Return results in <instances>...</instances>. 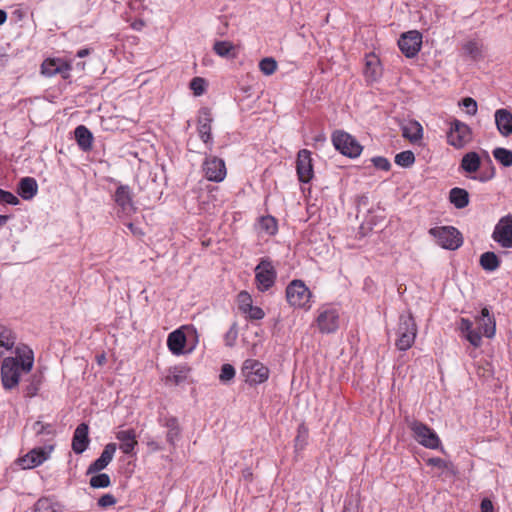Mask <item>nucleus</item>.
I'll return each instance as SVG.
<instances>
[{
    "label": "nucleus",
    "mask_w": 512,
    "mask_h": 512,
    "mask_svg": "<svg viewBox=\"0 0 512 512\" xmlns=\"http://www.w3.org/2000/svg\"><path fill=\"white\" fill-rule=\"evenodd\" d=\"M15 357H6L1 364V382L6 390L19 384L20 371L30 372L34 364L33 351L24 344L15 348Z\"/></svg>",
    "instance_id": "f257e3e1"
},
{
    "label": "nucleus",
    "mask_w": 512,
    "mask_h": 512,
    "mask_svg": "<svg viewBox=\"0 0 512 512\" xmlns=\"http://www.w3.org/2000/svg\"><path fill=\"white\" fill-rule=\"evenodd\" d=\"M397 335L398 338L395 344L399 350L406 351L414 344L417 335V326L410 313L400 315Z\"/></svg>",
    "instance_id": "f03ea898"
},
{
    "label": "nucleus",
    "mask_w": 512,
    "mask_h": 512,
    "mask_svg": "<svg viewBox=\"0 0 512 512\" xmlns=\"http://www.w3.org/2000/svg\"><path fill=\"white\" fill-rule=\"evenodd\" d=\"M406 423L419 444L429 449H437L439 447L440 439L438 435L426 424L415 419H406Z\"/></svg>",
    "instance_id": "7ed1b4c3"
},
{
    "label": "nucleus",
    "mask_w": 512,
    "mask_h": 512,
    "mask_svg": "<svg viewBox=\"0 0 512 512\" xmlns=\"http://www.w3.org/2000/svg\"><path fill=\"white\" fill-rule=\"evenodd\" d=\"M429 234L436 239L439 246L445 249L456 250L463 243L461 233L452 226L431 228Z\"/></svg>",
    "instance_id": "20e7f679"
},
{
    "label": "nucleus",
    "mask_w": 512,
    "mask_h": 512,
    "mask_svg": "<svg viewBox=\"0 0 512 512\" xmlns=\"http://www.w3.org/2000/svg\"><path fill=\"white\" fill-rule=\"evenodd\" d=\"M311 292L301 280H293L286 288V298L291 306L310 308Z\"/></svg>",
    "instance_id": "39448f33"
},
{
    "label": "nucleus",
    "mask_w": 512,
    "mask_h": 512,
    "mask_svg": "<svg viewBox=\"0 0 512 512\" xmlns=\"http://www.w3.org/2000/svg\"><path fill=\"white\" fill-rule=\"evenodd\" d=\"M332 142L341 154L350 158L358 157L362 152L360 143L344 131H335L332 135Z\"/></svg>",
    "instance_id": "423d86ee"
},
{
    "label": "nucleus",
    "mask_w": 512,
    "mask_h": 512,
    "mask_svg": "<svg viewBox=\"0 0 512 512\" xmlns=\"http://www.w3.org/2000/svg\"><path fill=\"white\" fill-rule=\"evenodd\" d=\"M472 140L471 128L458 119H454L450 124L447 133V142L456 149L465 147Z\"/></svg>",
    "instance_id": "0eeeda50"
},
{
    "label": "nucleus",
    "mask_w": 512,
    "mask_h": 512,
    "mask_svg": "<svg viewBox=\"0 0 512 512\" xmlns=\"http://www.w3.org/2000/svg\"><path fill=\"white\" fill-rule=\"evenodd\" d=\"M242 374L245 381L250 385L261 384L269 377V369L255 359H247L242 367Z\"/></svg>",
    "instance_id": "6e6552de"
},
{
    "label": "nucleus",
    "mask_w": 512,
    "mask_h": 512,
    "mask_svg": "<svg viewBox=\"0 0 512 512\" xmlns=\"http://www.w3.org/2000/svg\"><path fill=\"white\" fill-rule=\"evenodd\" d=\"M255 279L260 291H266L274 285L276 271L270 261L261 260L255 268Z\"/></svg>",
    "instance_id": "1a4fd4ad"
},
{
    "label": "nucleus",
    "mask_w": 512,
    "mask_h": 512,
    "mask_svg": "<svg viewBox=\"0 0 512 512\" xmlns=\"http://www.w3.org/2000/svg\"><path fill=\"white\" fill-rule=\"evenodd\" d=\"M492 238L502 248H512V215L504 216L498 221Z\"/></svg>",
    "instance_id": "9d476101"
},
{
    "label": "nucleus",
    "mask_w": 512,
    "mask_h": 512,
    "mask_svg": "<svg viewBox=\"0 0 512 512\" xmlns=\"http://www.w3.org/2000/svg\"><path fill=\"white\" fill-rule=\"evenodd\" d=\"M203 171L205 177L213 182H222L227 174L224 160L212 155L206 157L203 163Z\"/></svg>",
    "instance_id": "9b49d317"
},
{
    "label": "nucleus",
    "mask_w": 512,
    "mask_h": 512,
    "mask_svg": "<svg viewBox=\"0 0 512 512\" xmlns=\"http://www.w3.org/2000/svg\"><path fill=\"white\" fill-rule=\"evenodd\" d=\"M421 45L422 35L416 30L403 33L398 40L401 52L408 58L416 56L421 49Z\"/></svg>",
    "instance_id": "f8f14e48"
},
{
    "label": "nucleus",
    "mask_w": 512,
    "mask_h": 512,
    "mask_svg": "<svg viewBox=\"0 0 512 512\" xmlns=\"http://www.w3.org/2000/svg\"><path fill=\"white\" fill-rule=\"evenodd\" d=\"M52 450L53 446L34 448L26 455L19 458L18 463L23 469H32L46 461Z\"/></svg>",
    "instance_id": "ddd939ff"
},
{
    "label": "nucleus",
    "mask_w": 512,
    "mask_h": 512,
    "mask_svg": "<svg viewBox=\"0 0 512 512\" xmlns=\"http://www.w3.org/2000/svg\"><path fill=\"white\" fill-rule=\"evenodd\" d=\"M317 324L322 333H332L339 326V312L335 308L326 307L319 311Z\"/></svg>",
    "instance_id": "4468645a"
},
{
    "label": "nucleus",
    "mask_w": 512,
    "mask_h": 512,
    "mask_svg": "<svg viewBox=\"0 0 512 512\" xmlns=\"http://www.w3.org/2000/svg\"><path fill=\"white\" fill-rule=\"evenodd\" d=\"M296 170L299 181L308 183L313 178V164L311 152L307 149H302L297 154Z\"/></svg>",
    "instance_id": "2eb2a0df"
},
{
    "label": "nucleus",
    "mask_w": 512,
    "mask_h": 512,
    "mask_svg": "<svg viewBox=\"0 0 512 512\" xmlns=\"http://www.w3.org/2000/svg\"><path fill=\"white\" fill-rule=\"evenodd\" d=\"M213 121L212 113L208 108H202L198 116V134L201 140L208 146L212 147L211 124Z\"/></svg>",
    "instance_id": "dca6fc26"
},
{
    "label": "nucleus",
    "mask_w": 512,
    "mask_h": 512,
    "mask_svg": "<svg viewBox=\"0 0 512 512\" xmlns=\"http://www.w3.org/2000/svg\"><path fill=\"white\" fill-rule=\"evenodd\" d=\"M114 200L121 212L125 215H130L135 212L132 191L129 186L120 185L115 191Z\"/></svg>",
    "instance_id": "f3484780"
},
{
    "label": "nucleus",
    "mask_w": 512,
    "mask_h": 512,
    "mask_svg": "<svg viewBox=\"0 0 512 512\" xmlns=\"http://www.w3.org/2000/svg\"><path fill=\"white\" fill-rule=\"evenodd\" d=\"M116 449L117 447L115 443L107 444L104 447L100 457L89 465L87 469V474H94L105 469L108 466V464L112 461Z\"/></svg>",
    "instance_id": "a211bd4d"
},
{
    "label": "nucleus",
    "mask_w": 512,
    "mask_h": 512,
    "mask_svg": "<svg viewBox=\"0 0 512 512\" xmlns=\"http://www.w3.org/2000/svg\"><path fill=\"white\" fill-rule=\"evenodd\" d=\"M88 433L89 427L86 423H81L76 427L72 438V450L76 454H82L87 449L90 443Z\"/></svg>",
    "instance_id": "6ab92c4d"
},
{
    "label": "nucleus",
    "mask_w": 512,
    "mask_h": 512,
    "mask_svg": "<svg viewBox=\"0 0 512 512\" xmlns=\"http://www.w3.org/2000/svg\"><path fill=\"white\" fill-rule=\"evenodd\" d=\"M120 441V449L126 455H132L138 442L136 440V432L134 429L119 430L115 435Z\"/></svg>",
    "instance_id": "aec40b11"
},
{
    "label": "nucleus",
    "mask_w": 512,
    "mask_h": 512,
    "mask_svg": "<svg viewBox=\"0 0 512 512\" xmlns=\"http://www.w3.org/2000/svg\"><path fill=\"white\" fill-rule=\"evenodd\" d=\"M495 124L497 130L502 136H509L512 134V113L507 109L501 108L495 111Z\"/></svg>",
    "instance_id": "412c9836"
},
{
    "label": "nucleus",
    "mask_w": 512,
    "mask_h": 512,
    "mask_svg": "<svg viewBox=\"0 0 512 512\" xmlns=\"http://www.w3.org/2000/svg\"><path fill=\"white\" fill-rule=\"evenodd\" d=\"M476 322L479 329L478 332L481 331L487 338L494 337L496 332V323L487 308L482 309L481 315L476 318Z\"/></svg>",
    "instance_id": "4be33fe9"
},
{
    "label": "nucleus",
    "mask_w": 512,
    "mask_h": 512,
    "mask_svg": "<svg viewBox=\"0 0 512 512\" xmlns=\"http://www.w3.org/2000/svg\"><path fill=\"white\" fill-rule=\"evenodd\" d=\"M186 336L181 329L171 332L167 338V346L174 355H180L184 352Z\"/></svg>",
    "instance_id": "5701e85b"
},
{
    "label": "nucleus",
    "mask_w": 512,
    "mask_h": 512,
    "mask_svg": "<svg viewBox=\"0 0 512 512\" xmlns=\"http://www.w3.org/2000/svg\"><path fill=\"white\" fill-rule=\"evenodd\" d=\"M18 194L24 200H31L38 192V184L32 177H24L18 184Z\"/></svg>",
    "instance_id": "b1692460"
},
{
    "label": "nucleus",
    "mask_w": 512,
    "mask_h": 512,
    "mask_svg": "<svg viewBox=\"0 0 512 512\" xmlns=\"http://www.w3.org/2000/svg\"><path fill=\"white\" fill-rule=\"evenodd\" d=\"M402 136L415 143L422 138L423 128L417 121H408L401 125Z\"/></svg>",
    "instance_id": "393cba45"
},
{
    "label": "nucleus",
    "mask_w": 512,
    "mask_h": 512,
    "mask_svg": "<svg viewBox=\"0 0 512 512\" xmlns=\"http://www.w3.org/2000/svg\"><path fill=\"white\" fill-rule=\"evenodd\" d=\"M459 328L463 333H465V338L471 343V345L474 347H479L481 345V333L473 329V324L469 319L462 318L460 320Z\"/></svg>",
    "instance_id": "a878e982"
},
{
    "label": "nucleus",
    "mask_w": 512,
    "mask_h": 512,
    "mask_svg": "<svg viewBox=\"0 0 512 512\" xmlns=\"http://www.w3.org/2000/svg\"><path fill=\"white\" fill-rule=\"evenodd\" d=\"M74 134L79 147L83 151H88L92 148L93 135L86 126L79 125L76 127Z\"/></svg>",
    "instance_id": "bb28decb"
},
{
    "label": "nucleus",
    "mask_w": 512,
    "mask_h": 512,
    "mask_svg": "<svg viewBox=\"0 0 512 512\" xmlns=\"http://www.w3.org/2000/svg\"><path fill=\"white\" fill-rule=\"evenodd\" d=\"M449 200L457 209H463L469 204V194L465 189L455 187L449 192Z\"/></svg>",
    "instance_id": "cd10ccee"
},
{
    "label": "nucleus",
    "mask_w": 512,
    "mask_h": 512,
    "mask_svg": "<svg viewBox=\"0 0 512 512\" xmlns=\"http://www.w3.org/2000/svg\"><path fill=\"white\" fill-rule=\"evenodd\" d=\"M481 160L476 152H468L461 160V168L468 172L474 173L480 168Z\"/></svg>",
    "instance_id": "c85d7f7f"
},
{
    "label": "nucleus",
    "mask_w": 512,
    "mask_h": 512,
    "mask_svg": "<svg viewBox=\"0 0 512 512\" xmlns=\"http://www.w3.org/2000/svg\"><path fill=\"white\" fill-rule=\"evenodd\" d=\"M480 265L486 271H495L500 266V259L494 252H485L480 256Z\"/></svg>",
    "instance_id": "c756f323"
},
{
    "label": "nucleus",
    "mask_w": 512,
    "mask_h": 512,
    "mask_svg": "<svg viewBox=\"0 0 512 512\" xmlns=\"http://www.w3.org/2000/svg\"><path fill=\"white\" fill-rule=\"evenodd\" d=\"M34 512H62V507L49 498H41L36 502Z\"/></svg>",
    "instance_id": "7c9ffc66"
},
{
    "label": "nucleus",
    "mask_w": 512,
    "mask_h": 512,
    "mask_svg": "<svg viewBox=\"0 0 512 512\" xmlns=\"http://www.w3.org/2000/svg\"><path fill=\"white\" fill-rule=\"evenodd\" d=\"M16 341L14 332L4 325H0V347L10 350Z\"/></svg>",
    "instance_id": "2f4dec72"
},
{
    "label": "nucleus",
    "mask_w": 512,
    "mask_h": 512,
    "mask_svg": "<svg viewBox=\"0 0 512 512\" xmlns=\"http://www.w3.org/2000/svg\"><path fill=\"white\" fill-rule=\"evenodd\" d=\"M165 426L167 427V441L174 445L175 441L179 438L180 427L176 418L171 417L166 419Z\"/></svg>",
    "instance_id": "473e14b6"
},
{
    "label": "nucleus",
    "mask_w": 512,
    "mask_h": 512,
    "mask_svg": "<svg viewBox=\"0 0 512 512\" xmlns=\"http://www.w3.org/2000/svg\"><path fill=\"white\" fill-rule=\"evenodd\" d=\"M494 158L505 167L512 166V151L506 148H495L493 150Z\"/></svg>",
    "instance_id": "72a5a7b5"
},
{
    "label": "nucleus",
    "mask_w": 512,
    "mask_h": 512,
    "mask_svg": "<svg viewBox=\"0 0 512 512\" xmlns=\"http://www.w3.org/2000/svg\"><path fill=\"white\" fill-rule=\"evenodd\" d=\"M364 73L368 80H376L379 75V61L376 57L373 56L366 61Z\"/></svg>",
    "instance_id": "f704fd0d"
},
{
    "label": "nucleus",
    "mask_w": 512,
    "mask_h": 512,
    "mask_svg": "<svg viewBox=\"0 0 512 512\" xmlns=\"http://www.w3.org/2000/svg\"><path fill=\"white\" fill-rule=\"evenodd\" d=\"M414 162L415 156L410 150L402 151L395 156V163L401 167H410Z\"/></svg>",
    "instance_id": "c9c22d12"
},
{
    "label": "nucleus",
    "mask_w": 512,
    "mask_h": 512,
    "mask_svg": "<svg viewBox=\"0 0 512 512\" xmlns=\"http://www.w3.org/2000/svg\"><path fill=\"white\" fill-rule=\"evenodd\" d=\"M89 483L92 488H106L110 486L111 480L108 474L100 473L92 476Z\"/></svg>",
    "instance_id": "e433bc0d"
},
{
    "label": "nucleus",
    "mask_w": 512,
    "mask_h": 512,
    "mask_svg": "<svg viewBox=\"0 0 512 512\" xmlns=\"http://www.w3.org/2000/svg\"><path fill=\"white\" fill-rule=\"evenodd\" d=\"M260 71L264 75H272L277 69V62L271 57L264 58L259 63Z\"/></svg>",
    "instance_id": "4c0bfd02"
},
{
    "label": "nucleus",
    "mask_w": 512,
    "mask_h": 512,
    "mask_svg": "<svg viewBox=\"0 0 512 512\" xmlns=\"http://www.w3.org/2000/svg\"><path fill=\"white\" fill-rule=\"evenodd\" d=\"M214 51L221 57L229 56L230 52L234 49V46L229 41H218L214 44Z\"/></svg>",
    "instance_id": "58836bf2"
},
{
    "label": "nucleus",
    "mask_w": 512,
    "mask_h": 512,
    "mask_svg": "<svg viewBox=\"0 0 512 512\" xmlns=\"http://www.w3.org/2000/svg\"><path fill=\"white\" fill-rule=\"evenodd\" d=\"M260 227L269 235H273L277 231V223L271 216L262 217L260 220Z\"/></svg>",
    "instance_id": "ea45409f"
},
{
    "label": "nucleus",
    "mask_w": 512,
    "mask_h": 512,
    "mask_svg": "<svg viewBox=\"0 0 512 512\" xmlns=\"http://www.w3.org/2000/svg\"><path fill=\"white\" fill-rule=\"evenodd\" d=\"M239 310L243 313L252 306V298L246 291H241L237 297Z\"/></svg>",
    "instance_id": "a19ab883"
},
{
    "label": "nucleus",
    "mask_w": 512,
    "mask_h": 512,
    "mask_svg": "<svg viewBox=\"0 0 512 512\" xmlns=\"http://www.w3.org/2000/svg\"><path fill=\"white\" fill-rule=\"evenodd\" d=\"M190 88L196 96H200L206 89V81L201 77H195L190 82Z\"/></svg>",
    "instance_id": "79ce46f5"
},
{
    "label": "nucleus",
    "mask_w": 512,
    "mask_h": 512,
    "mask_svg": "<svg viewBox=\"0 0 512 512\" xmlns=\"http://www.w3.org/2000/svg\"><path fill=\"white\" fill-rule=\"evenodd\" d=\"M464 51L470 55L473 59H476L481 54V47L478 42L476 41H468L463 46Z\"/></svg>",
    "instance_id": "37998d69"
},
{
    "label": "nucleus",
    "mask_w": 512,
    "mask_h": 512,
    "mask_svg": "<svg viewBox=\"0 0 512 512\" xmlns=\"http://www.w3.org/2000/svg\"><path fill=\"white\" fill-rule=\"evenodd\" d=\"M61 72V68L56 64L54 60L45 61L42 64V73L46 76H53Z\"/></svg>",
    "instance_id": "c03bdc74"
},
{
    "label": "nucleus",
    "mask_w": 512,
    "mask_h": 512,
    "mask_svg": "<svg viewBox=\"0 0 512 512\" xmlns=\"http://www.w3.org/2000/svg\"><path fill=\"white\" fill-rule=\"evenodd\" d=\"M235 376V369L231 364H224L221 368L220 380L222 382L230 381Z\"/></svg>",
    "instance_id": "a18cd8bd"
},
{
    "label": "nucleus",
    "mask_w": 512,
    "mask_h": 512,
    "mask_svg": "<svg viewBox=\"0 0 512 512\" xmlns=\"http://www.w3.org/2000/svg\"><path fill=\"white\" fill-rule=\"evenodd\" d=\"M462 105H463V107L466 108L467 114H469L471 116L476 115L478 106H477V102L473 98H471V97L464 98L462 100Z\"/></svg>",
    "instance_id": "49530a36"
},
{
    "label": "nucleus",
    "mask_w": 512,
    "mask_h": 512,
    "mask_svg": "<svg viewBox=\"0 0 512 512\" xmlns=\"http://www.w3.org/2000/svg\"><path fill=\"white\" fill-rule=\"evenodd\" d=\"M0 202L10 205H18L19 199L11 192L0 189Z\"/></svg>",
    "instance_id": "de8ad7c7"
},
{
    "label": "nucleus",
    "mask_w": 512,
    "mask_h": 512,
    "mask_svg": "<svg viewBox=\"0 0 512 512\" xmlns=\"http://www.w3.org/2000/svg\"><path fill=\"white\" fill-rule=\"evenodd\" d=\"M168 379L171 380L176 385L182 383L186 379V372L184 368H174Z\"/></svg>",
    "instance_id": "09e8293b"
},
{
    "label": "nucleus",
    "mask_w": 512,
    "mask_h": 512,
    "mask_svg": "<svg viewBox=\"0 0 512 512\" xmlns=\"http://www.w3.org/2000/svg\"><path fill=\"white\" fill-rule=\"evenodd\" d=\"M427 464L442 470L449 469L450 467H452V464L450 462H447L439 457L429 458L427 460Z\"/></svg>",
    "instance_id": "8fccbe9b"
},
{
    "label": "nucleus",
    "mask_w": 512,
    "mask_h": 512,
    "mask_svg": "<svg viewBox=\"0 0 512 512\" xmlns=\"http://www.w3.org/2000/svg\"><path fill=\"white\" fill-rule=\"evenodd\" d=\"M237 336L238 332L236 329V324H233L232 327L227 331V333L224 336L226 346H234Z\"/></svg>",
    "instance_id": "3c124183"
},
{
    "label": "nucleus",
    "mask_w": 512,
    "mask_h": 512,
    "mask_svg": "<svg viewBox=\"0 0 512 512\" xmlns=\"http://www.w3.org/2000/svg\"><path fill=\"white\" fill-rule=\"evenodd\" d=\"M117 502L116 498L112 494H104L98 499V506L101 508H107L115 505Z\"/></svg>",
    "instance_id": "603ef678"
},
{
    "label": "nucleus",
    "mask_w": 512,
    "mask_h": 512,
    "mask_svg": "<svg viewBox=\"0 0 512 512\" xmlns=\"http://www.w3.org/2000/svg\"><path fill=\"white\" fill-rule=\"evenodd\" d=\"M372 163L376 168L384 171H388L391 167V164L388 161V159L380 156L372 158Z\"/></svg>",
    "instance_id": "864d4df0"
},
{
    "label": "nucleus",
    "mask_w": 512,
    "mask_h": 512,
    "mask_svg": "<svg viewBox=\"0 0 512 512\" xmlns=\"http://www.w3.org/2000/svg\"><path fill=\"white\" fill-rule=\"evenodd\" d=\"M245 314H248V317L253 320H260L265 316L264 311L257 306H251Z\"/></svg>",
    "instance_id": "5fc2aeb1"
},
{
    "label": "nucleus",
    "mask_w": 512,
    "mask_h": 512,
    "mask_svg": "<svg viewBox=\"0 0 512 512\" xmlns=\"http://www.w3.org/2000/svg\"><path fill=\"white\" fill-rule=\"evenodd\" d=\"M481 512H494L493 503L490 499L485 498L481 501Z\"/></svg>",
    "instance_id": "6e6d98bb"
},
{
    "label": "nucleus",
    "mask_w": 512,
    "mask_h": 512,
    "mask_svg": "<svg viewBox=\"0 0 512 512\" xmlns=\"http://www.w3.org/2000/svg\"><path fill=\"white\" fill-rule=\"evenodd\" d=\"M37 391H38V385L32 383L31 385H29L27 387L26 395L29 397H32V396L36 395Z\"/></svg>",
    "instance_id": "4d7b16f0"
},
{
    "label": "nucleus",
    "mask_w": 512,
    "mask_h": 512,
    "mask_svg": "<svg viewBox=\"0 0 512 512\" xmlns=\"http://www.w3.org/2000/svg\"><path fill=\"white\" fill-rule=\"evenodd\" d=\"M306 434H307V433H306V430H305V429H303V430H302V427H300V428H299V431H298V436L296 437V446H298V445H299L298 443H299L300 441H302V440L304 441V440H305V438H306Z\"/></svg>",
    "instance_id": "13d9d810"
},
{
    "label": "nucleus",
    "mask_w": 512,
    "mask_h": 512,
    "mask_svg": "<svg viewBox=\"0 0 512 512\" xmlns=\"http://www.w3.org/2000/svg\"><path fill=\"white\" fill-rule=\"evenodd\" d=\"M7 19V13L4 10H0V25L4 24Z\"/></svg>",
    "instance_id": "bf43d9fd"
},
{
    "label": "nucleus",
    "mask_w": 512,
    "mask_h": 512,
    "mask_svg": "<svg viewBox=\"0 0 512 512\" xmlns=\"http://www.w3.org/2000/svg\"><path fill=\"white\" fill-rule=\"evenodd\" d=\"M44 426L41 422H36L34 424V430L37 432V433H41L42 430H43Z\"/></svg>",
    "instance_id": "052dcab7"
},
{
    "label": "nucleus",
    "mask_w": 512,
    "mask_h": 512,
    "mask_svg": "<svg viewBox=\"0 0 512 512\" xmlns=\"http://www.w3.org/2000/svg\"><path fill=\"white\" fill-rule=\"evenodd\" d=\"M88 54H89L88 49H81L77 52V56L80 58H83V57L87 56Z\"/></svg>",
    "instance_id": "680f3d73"
},
{
    "label": "nucleus",
    "mask_w": 512,
    "mask_h": 512,
    "mask_svg": "<svg viewBox=\"0 0 512 512\" xmlns=\"http://www.w3.org/2000/svg\"><path fill=\"white\" fill-rule=\"evenodd\" d=\"M9 219V216L0 214V227L4 226Z\"/></svg>",
    "instance_id": "e2e57ef3"
},
{
    "label": "nucleus",
    "mask_w": 512,
    "mask_h": 512,
    "mask_svg": "<svg viewBox=\"0 0 512 512\" xmlns=\"http://www.w3.org/2000/svg\"><path fill=\"white\" fill-rule=\"evenodd\" d=\"M127 227L131 230L133 234H138V229L134 226L133 223H128Z\"/></svg>",
    "instance_id": "0e129e2a"
}]
</instances>
